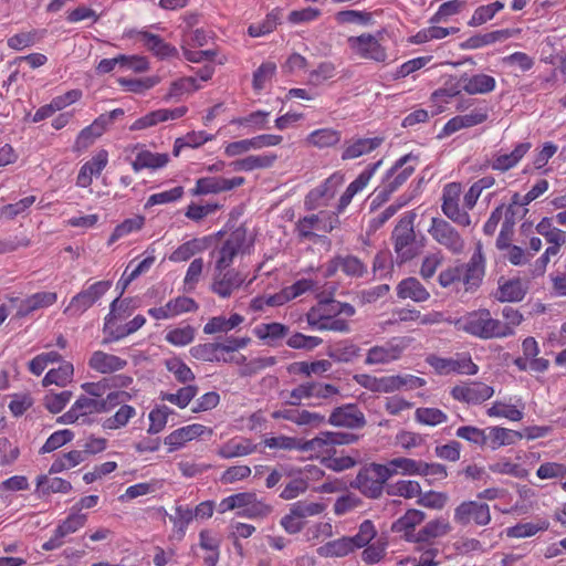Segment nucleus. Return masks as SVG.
Here are the masks:
<instances>
[{
    "label": "nucleus",
    "instance_id": "1",
    "mask_svg": "<svg viewBox=\"0 0 566 566\" xmlns=\"http://www.w3.org/2000/svg\"><path fill=\"white\" fill-rule=\"evenodd\" d=\"M453 325L458 331L481 339L501 338V334L504 333L501 321L493 318L491 312L485 308L467 313L454 319Z\"/></svg>",
    "mask_w": 566,
    "mask_h": 566
},
{
    "label": "nucleus",
    "instance_id": "2",
    "mask_svg": "<svg viewBox=\"0 0 566 566\" xmlns=\"http://www.w3.org/2000/svg\"><path fill=\"white\" fill-rule=\"evenodd\" d=\"M413 221V213L403 216L395 227L391 234L395 252L400 262L412 260L421 251V247L418 244L416 239Z\"/></svg>",
    "mask_w": 566,
    "mask_h": 566
},
{
    "label": "nucleus",
    "instance_id": "3",
    "mask_svg": "<svg viewBox=\"0 0 566 566\" xmlns=\"http://www.w3.org/2000/svg\"><path fill=\"white\" fill-rule=\"evenodd\" d=\"M389 479L388 470L384 464L370 463L359 470L352 486L358 489L367 497L378 499L384 490L386 491Z\"/></svg>",
    "mask_w": 566,
    "mask_h": 566
},
{
    "label": "nucleus",
    "instance_id": "4",
    "mask_svg": "<svg viewBox=\"0 0 566 566\" xmlns=\"http://www.w3.org/2000/svg\"><path fill=\"white\" fill-rule=\"evenodd\" d=\"M252 240L248 238L244 227L233 230L221 247L213 252L216 254L214 270H227L238 254H244L249 251Z\"/></svg>",
    "mask_w": 566,
    "mask_h": 566
},
{
    "label": "nucleus",
    "instance_id": "5",
    "mask_svg": "<svg viewBox=\"0 0 566 566\" xmlns=\"http://www.w3.org/2000/svg\"><path fill=\"white\" fill-rule=\"evenodd\" d=\"M428 233L439 245L452 254H460L464 251V239L449 221L442 218L431 219Z\"/></svg>",
    "mask_w": 566,
    "mask_h": 566
},
{
    "label": "nucleus",
    "instance_id": "6",
    "mask_svg": "<svg viewBox=\"0 0 566 566\" xmlns=\"http://www.w3.org/2000/svg\"><path fill=\"white\" fill-rule=\"evenodd\" d=\"M453 521L462 527L470 524L486 526L491 522L490 506L479 501H463L454 509Z\"/></svg>",
    "mask_w": 566,
    "mask_h": 566
},
{
    "label": "nucleus",
    "instance_id": "7",
    "mask_svg": "<svg viewBox=\"0 0 566 566\" xmlns=\"http://www.w3.org/2000/svg\"><path fill=\"white\" fill-rule=\"evenodd\" d=\"M112 281H98L72 297L64 313L78 316L92 307L109 289Z\"/></svg>",
    "mask_w": 566,
    "mask_h": 566
},
{
    "label": "nucleus",
    "instance_id": "8",
    "mask_svg": "<svg viewBox=\"0 0 566 566\" xmlns=\"http://www.w3.org/2000/svg\"><path fill=\"white\" fill-rule=\"evenodd\" d=\"M411 154H408L396 161V164L389 170L387 179L382 187L376 190L375 200L385 202L415 171L413 166L405 167L400 172H397L400 168L406 166L410 160L415 159Z\"/></svg>",
    "mask_w": 566,
    "mask_h": 566
},
{
    "label": "nucleus",
    "instance_id": "9",
    "mask_svg": "<svg viewBox=\"0 0 566 566\" xmlns=\"http://www.w3.org/2000/svg\"><path fill=\"white\" fill-rule=\"evenodd\" d=\"M347 44L350 51L360 59L379 63L387 60L386 49L380 44L376 35L364 33L358 36H349Z\"/></svg>",
    "mask_w": 566,
    "mask_h": 566
},
{
    "label": "nucleus",
    "instance_id": "10",
    "mask_svg": "<svg viewBox=\"0 0 566 566\" xmlns=\"http://www.w3.org/2000/svg\"><path fill=\"white\" fill-rule=\"evenodd\" d=\"M461 185L457 182L448 184L443 188L442 212L443 214L461 227H469L471 218L467 210L460 208Z\"/></svg>",
    "mask_w": 566,
    "mask_h": 566
},
{
    "label": "nucleus",
    "instance_id": "11",
    "mask_svg": "<svg viewBox=\"0 0 566 566\" xmlns=\"http://www.w3.org/2000/svg\"><path fill=\"white\" fill-rule=\"evenodd\" d=\"M407 347L405 338H392L382 345H376L368 349L365 363L367 365L389 364L400 358Z\"/></svg>",
    "mask_w": 566,
    "mask_h": 566
},
{
    "label": "nucleus",
    "instance_id": "12",
    "mask_svg": "<svg viewBox=\"0 0 566 566\" xmlns=\"http://www.w3.org/2000/svg\"><path fill=\"white\" fill-rule=\"evenodd\" d=\"M427 363L440 375L451 373L475 375L478 373V366L470 357L443 358L430 355L427 357Z\"/></svg>",
    "mask_w": 566,
    "mask_h": 566
},
{
    "label": "nucleus",
    "instance_id": "13",
    "mask_svg": "<svg viewBox=\"0 0 566 566\" xmlns=\"http://www.w3.org/2000/svg\"><path fill=\"white\" fill-rule=\"evenodd\" d=\"M9 301L15 304V317L22 318L31 315L35 311L52 306L57 301V294L55 292H38L24 300L10 297Z\"/></svg>",
    "mask_w": 566,
    "mask_h": 566
},
{
    "label": "nucleus",
    "instance_id": "14",
    "mask_svg": "<svg viewBox=\"0 0 566 566\" xmlns=\"http://www.w3.org/2000/svg\"><path fill=\"white\" fill-rule=\"evenodd\" d=\"M493 394L494 389L492 387L478 381L458 385L451 389L453 399L472 405L482 403L490 399Z\"/></svg>",
    "mask_w": 566,
    "mask_h": 566
},
{
    "label": "nucleus",
    "instance_id": "15",
    "mask_svg": "<svg viewBox=\"0 0 566 566\" xmlns=\"http://www.w3.org/2000/svg\"><path fill=\"white\" fill-rule=\"evenodd\" d=\"M198 304L191 297L178 296L160 307L148 310V314L155 319H169L182 313L196 312Z\"/></svg>",
    "mask_w": 566,
    "mask_h": 566
},
{
    "label": "nucleus",
    "instance_id": "16",
    "mask_svg": "<svg viewBox=\"0 0 566 566\" xmlns=\"http://www.w3.org/2000/svg\"><path fill=\"white\" fill-rule=\"evenodd\" d=\"M282 139L283 138L280 135H260L250 139L232 142L226 146L224 153L229 157H234L251 149H261L263 147L276 146L281 144Z\"/></svg>",
    "mask_w": 566,
    "mask_h": 566
},
{
    "label": "nucleus",
    "instance_id": "17",
    "mask_svg": "<svg viewBox=\"0 0 566 566\" xmlns=\"http://www.w3.org/2000/svg\"><path fill=\"white\" fill-rule=\"evenodd\" d=\"M328 422L336 427L359 429L365 427L366 419L356 405L348 403L335 408L329 416Z\"/></svg>",
    "mask_w": 566,
    "mask_h": 566
},
{
    "label": "nucleus",
    "instance_id": "18",
    "mask_svg": "<svg viewBox=\"0 0 566 566\" xmlns=\"http://www.w3.org/2000/svg\"><path fill=\"white\" fill-rule=\"evenodd\" d=\"M243 282L244 277L235 270H214L211 291L220 297H229Z\"/></svg>",
    "mask_w": 566,
    "mask_h": 566
},
{
    "label": "nucleus",
    "instance_id": "19",
    "mask_svg": "<svg viewBox=\"0 0 566 566\" xmlns=\"http://www.w3.org/2000/svg\"><path fill=\"white\" fill-rule=\"evenodd\" d=\"M133 153H135V158L130 165L136 172L143 169L163 168L169 161L168 154L151 153L139 145L134 146Z\"/></svg>",
    "mask_w": 566,
    "mask_h": 566
},
{
    "label": "nucleus",
    "instance_id": "20",
    "mask_svg": "<svg viewBox=\"0 0 566 566\" xmlns=\"http://www.w3.org/2000/svg\"><path fill=\"white\" fill-rule=\"evenodd\" d=\"M244 182L243 177H234L227 179L222 177H206L197 180L195 195L218 193L221 191L231 190L241 186Z\"/></svg>",
    "mask_w": 566,
    "mask_h": 566
},
{
    "label": "nucleus",
    "instance_id": "21",
    "mask_svg": "<svg viewBox=\"0 0 566 566\" xmlns=\"http://www.w3.org/2000/svg\"><path fill=\"white\" fill-rule=\"evenodd\" d=\"M126 365V359L102 350L94 352L88 360V366L101 374H112L122 370Z\"/></svg>",
    "mask_w": 566,
    "mask_h": 566
},
{
    "label": "nucleus",
    "instance_id": "22",
    "mask_svg": "<svg viewBox=\"0 0 566 566\" xmlns=\"http://www.w3.org/2000/svg\"><path fill=\"white\" fill-rule=\"evenodd\" d=\"M484 276V256L482 253L481 244H478L476 250L472 254L467 264L465 273L463 275V283L467 285V291L479 286Z\"/></svg>",
    "mask_w": 566,
    "mask_h": 566
},
{
    "label": "nucleus",
    "instance_id": "23",
    "mask_svg": "<svg viewBox=\"0 0 566 566\" xmlns=\"http://www.w3.org/2000/svg\"><path fill=\"white\" fill-rule=\"evenodd\" d=\"M205 430L206 427L200 423H193L179 428L165 438V444L169 446V451L178 450L186 442L203 434Z\"/></svg>",
    "mask_w": 566,
    "mask_h": 566
},
{
    "label": "nucleus",
    "instance_id": "24",
    "mask_svg": "<svg viewBox=\"0 0 566 566\" xmlns=\"http://www.w3.org/2000/svg\"><path fill=\"white\" fill-rule=\"evenodd\" d=\"M138 38L150 52L160 59L178 56V50L166 43L159 35L140 31Z\"/></svg>",
    "mask_w": 566,
    "mask_h": 566
},
{
    "label": "nucleus",
    "instance_id": "25",
    "mask_svg": "<svg viewBox=\"0 0 566 566\" xmlns=\"http://www.w3.org/2000/svg\"><path fill=\"white\" fill-rule=\"evenodd\" d=\"M522 438L523 434L515 430L502 427L486 428V446H489L492 450H496L504 446L514 444Z\"/></svg>",
    "mask_w": 566,
    "mask_h": 566
},
{
    "label": "nucleus",
    "instance_id": "26",
    "mask_svg": "<svg viewBox=\"0 0 566 566\" xmlns=\"http://www.w3.org/2000/svg\"><path fill=\"white\" fill-rule=\"evenodd\" d=\"M397 295L400 298H411L415 302H426L430 297L428 290L416 279L407 277L397 286Z\"/></svg>",
    "mask_w": 566,
    "mask_h": 566
},
{
    "label": "nucleus",
    "instance_id": "27",
    "mask_svg": "<svg viewBox=\"0 0 566 566\" xmlns=\"http://www.w3.org/2000/svg\"><path fill=\"white\" fill-rule=\"evenodd\" d=\"M531 147V143H521L516 145L512 153L495 156L491 164L492 168L500 171L510 170L518 164V161L526 155Z\"/></svg>",
    "mask_w": 566,
    "mask_h": 566
},
{
    "label": "nucleus",
    "instance_id": "28",
    "mask_svg": "<svg viewBox=\"0 0 566 566\" xmlns=\"http://www.w3.org/2000/svg\"><path fill=\"white\" fill-rule=\"evenodd\" d=\"M382 143V138L374 137V138H358L356 140L349 142L343 154L342 159H355L365 154H368L376 149Z\"/></svg>",
    "mask_w": 566,
    "mask_h": 566
},
{
    "label": "nucleus",
    "instance_id": "29",
    "mask_svg": "<svg viewBox=\"0 0 566 566\" xmlns=\"http://www.w3.org/2000/svg\"><path fill=\"white\" fill-rule=\"evenodd\" d=\"M300 451L313 452L316 455L331 454L334 452L331 432H321L318 436L311 440H300Z\"/></svg>",
    "mask_w": 566,
    "mask_h": 566
},
{
    "label": "nucleus",
    "instance_id": "30",
    "mask_svg": "<svg viewBox=\"0 0 566 566\" xmlns=\"http://www.w3.org/2000/svg\"><path fill=\"white\" fill-rule=\"evenodd\" d=\"M460 81L463 82L462 88L471 95L486 94L495 88L494 77L486 74H476L471 77L463 76Z\"/></svg>",
    "mask_w": 566,
    "mask_h": 566
},
{
    "label": "nucleus",
    "instance_id": "31",
    "mask_svg": "<svg viewBox=\"0 0 566 566\" xmlns=\"http://www.w3.org/2000/svg\"><path fill=\"white\" fill-rule=\"evenodd\" d=\"M125 303H126V300L120 302L118 298H115L111 303V312L107 315V317L105 319V325H104V332L107 333L108 336L103 340V344H108L111 342L118 340V339L132 334V333L127 332L126 325L117 327L116 331L112 329L113 321H115L117 318L116 312H117V310H120Z\"/></svg>",
    "mask_w": 566,
    "mask_h": 566
},
{
    "label": "nucleus",
    "instance_id": "32",
    "mask_svg": "<svg viewBox=\"0 0 566 566\" xmlns=\"http://www.w3.org/2000/svg\"><path fill=\"white\" fill-rule=\"evenodd\" d=\"M335 305H337V301L333 298L319 301L306 314L308 325H317V323H321L324 319L338 316L337 307Z\"/></svg>",
    "mask_w": 566,
    "mask_h": 566
},
{
    "label": "nucleus",
    "instance_id": "33",
    "mask_svg": "<svg viewBox=\"0 0 566 566\" xmlns=\"http://www.w3.org/2000/svg\"><path fill=\"white\" fill-rule=\"evenodd\" d=\"M256 450V446L248 439L230 440L221 446L218 450V454L223 459H232L237 457H244L253 453Z\"/></svg>",
    "mask_w": 566,
    "mask_h": 566
},
{
    "label": "nucleus",
    "instance_id": "34",
    "mask_svg": "<svg viewBox=\"0 0 566 566\" xmlns=\"http://www.w3.org/2000/svg\"><path fill=\"white\" fill-rule=\"evenodd\" d=\"M384 465L388 470L389 478L396 474L419 475L420 461L413 459L395 458Z\"/></svg>",
    "mask_w": 566,
    "mask_h": 566
},
{
    "label": "nucleus",
    "instance_id": "35",
    "mask_svg": "<svg viewBox=\"0 0 566 566\" xmlns=\"http://www.w3.org/2000/svg\"><path fill=\"white\" fill-rule=\"evenodd\" d=\"M452 527L446 520H433L428 522L417 534V542H429L432 538L441 537L451 532Z\"/></svg>",
    "mask_w": 566,
    "mask_h": 566
},
{
    "label": "nucleus",
    "instance_id": "36",
    "mask_svg": "<svg viewBox=\"0 0 566 566\" xmlns=\"http://www.w3.org/2000/svg\"><path fill=\"white\" fill-rule=\"evenodd\" d=\"M73 374V365L69 361H64L60 365L59 368L51 369L46 373L42 380V385L48 387L54 384L60 387H65L69 382L72 381Z\"/></svg>",
    "mask_w": 566,
    "mask_h": 566
},
{
    "label": "nucleus",
    "instance_id": "37",
    "mask_svg": "<svg viewBox=\"0 0 566 566\" xmlns=\"http://www.w3.org/2000/svg\"><path fill=\"white\" fill-rule=\"evenodd\" d=\"M82 423H88V417L94 413L105 412L104 403L99 399L81 396L73 403Z\"/></svg>",
    "mask_w": 566,
    "mask_h": 566
},
{
    "label": "nucleus",
    "instance_id": "38",
    "mask_svg": "<svg viewBox=\"0 0 566 566\" xmlns=\"http://www.w3.org/2000/svg\"><path fill=\"white\" fill-rule=\"evenodd\" d=\"M386 493L390 496L413 499L421 495V486L417 481L401 480L395 483H387Z\"/></svg>",
    "mask_w": 566,
    "mask_h": 566
},
{
    "label": "nucleus",
    "instance_id": "39",
    "mask_svg": "<svg viewBox=\"0 0 566 566\" xmlns=\"http://www.w3.org/2000/svg\"><path fill=\"white\" fill-rule=\"evenodd\" d=\"M193 511L188 506L178 505L175 510V515L169 518L174 523V536L181 541L186 534L189 523L193 520Z\"/></svg>",
    "mask_w": 566,
    "mask_h": 566
},
{
    "label": "nucleus",
    "instance_id": "40",
    "mask_svg": "<svg viewBox=\"0 0 566 566\" xmlns=\"http://www.w3.org/2000/svg\"><path fill=\"white\" fill-rule=\"evenodd\" d=\"M276 155H251L233 163L235 170L251 171L269 168L276 160Z\"/></svg>",
    "mask_w": 566,
    "mask_h": 566
},
{
    "label": "nucleus",
    "instance_id": "41",
    "mask_svg": "<svg viewBox=\"0 0 566 566\" xmlns=\"http://www.w3.org/2000/svg\"><path fill=\"white\" fill-rule=\"evenodd\" d=\"M352 552V546L347 536L327 542L317 548V554L322 557H344Z\"/></svg>",
    "mask_w": 566,
    "mask_h": 566
},
{
    "label": "nucleus",
    "instance_id": "42",
    "mask_svg": "<svg viewBox=\"0 0 566 566\" xmlns=\"http://www.w3.org/2000/svg\"><path fill=\"white\" fill-rule=\"evenodd\" d=\"M526 291L520 280H511L499 287L496 298L500 302H520Z\"/></svg>",
    "mask_w": 566,
    "mask_h": 566
},
{
    "label": "nucleus",
    "instance_id": "43",
    "mask_svg": "<svg viewBox=\"0 0 566 566\" xmlns=\"http://www.w3.org/2000/svg\"><path fill=\"white\" fill-rule=\"evenodd\" d=\"M328 356L336 361L352 363L360 356V348L355 344L342 342L331 348Z\"/></svg>",
    "mask_w": 566,
    "mask_h": 566
},
{
    "label": "nucleus",
    "instance_id": "44",
    "mask_svg": "<svg viewBox=\"0 0 566 566\" xmlns=\"http://www.w3.org/2000/svg\"><path fill=\"white\" fill-rule=\"evenodd\" d=\"M340 140V133L332 128L314 130L307 137V142L318 148L332 147Z\"/></svg>",
    "mask_w": 566,
    "mask_h": 566
},
{
    "label": "nucleus",
    "instance_id": "45",
    "mask_svg": "<svg viewBox=\"0 0 566 566\" xmlns=\"http://www.w3.org/2000/svg\"><path fill=\"white\" fill-rule=\"evenodd\" d=\"M359 385L374 392H392V376L373 377L369 375L356 376Z\"/></svg>",
    "mask_w": 566,
    "mask_h": 566
},
{
    "label": "nucleus",
    "instance_id": "46",
    "mask_svg": "<svg viewBox=\"0 0 566 566\" xmlns=\"http://www.w3.org/2000/svg\"><path fill=\"white\" fill-rule=\"evenodd\" d=\"M36 489L44 494L67 493L72 490V484L61 478L49 479L46 475H40L36 479Z\"/></svg>",
    "mask_w": 566,
    "mask_h": 566
},
{
    "label": "nucleus",
    "instance_id": "47",
    "mask_svg": "<svg viewBox=\"0 0 566 566\" xmlns=\"http://www.w3.org/2000/svg\"><path fill=\"white\" fill-rule=\"evenodd\" d=\"M86 514L72 511V513H70L69 516L57 525L55 531L57 532V535L64 539L67 535L82 528L86 524Z\"/></svg>",
    "mask_w": 566,
    "mask_h": 566
},
{
    "label": "nucleus",
    "instance_id": "48",
    "mask_svg": "<svg viewBox=\"0 0 566 566\" xmlns=\"http://www.w3.org/2000/svg\"><path fill=\"white\" fill-rule=\"evenodd\" d=\"M44 31L31 30L28 32H21L10 36L7 41L8 46L15 51H21L29 48L43 38Z\"/></svg>",
    "mask_w": 566,
    "mask_h": 566
},
{
    "label": "nucleus",
    "instance_id": "49",
    "mask_svg": "<svg viewBox=\"0 0 566 566\" xmlns=\"http://www.w3.org/2000/svg\"><path fill=\"white\" fill-rule=\"evenodd\" d=\"M491 472L496 474L510 475L516 479H524L528 471L518 463H513L509 459H501L489 465Z\"/></svg>",
    "mask_w": 566,
    "mask_h": 566
},
{
    "label": "nucleus",
    "instance_id": "50",
    "mask_svg": "<svg viewBox=\"0 0 566 566\" xmlns=\"http://www.w3.org/2000/svg\"><path fill=\"white\" fill-rule=\"evenodd\" d=\"M198 394V387L188 385L181 387L176 394L161 392V400L169 401L179 408H186Z\"/></svg>",
    "mask_w": 566,
    "mask_h": 566
},
{
    "label": "nucleus",
    "instance_id": "51",
    "mask_svg": "<svg viewBox=\"0 0 566 566\" xmlns=\"http://www.w3.org/2000/svg\"><path fill=\"white\" fill-rule=\"evenodd\" d=\"M145 223V218L143 216H135L134 218H129L119 223L113 231L109 237L108 244L114 243L118 239L128 235L129 233L139 231Z\"/></svg>",
    "mask_w": 566,
    "mask_h": 566
},
{
    "label": "nucleus",
    "instance_id": "52",
    "mask_svg": "<svg viewBox=\"0 0 566 566\" xmlns=\"http://www.w3.org/2000/svg\"><path fill=\"white\" fill-rule=\"evenodd\" d=\"M213 138L212 135L207 134L205 132H191L186 136L177 138L174 145V155L177 157L180 154L181 148L184 147H199L208 140Z\"/></svg>",
    "mask_w": 566,
    "mask_h": 566
},
{
    "label": "nucleus",
    "instance_id": "53",
    "mask_svg": "<svg viewBox=\"0 0 566 566\" xmlns=\"http://www.w3.org/2000/svg\"><path fill=\"white\" fill-rule=\"evenodd\" d=\"M313 219L314 232H332L340 224L339 218L335 212L319 211L318 213L311 214Z\"/></svg>",
    "mask_w": 566,
    "mask_h": 566
},
{
    "label": "nucleus",
    "instance_id": "54",
    "mask_svg": "<svg viewBox=\"0 0 566 566\" xmlns=\"http://www.w3.org/2000/svg\"><path fill=\"white\" fill-rule=\"evenodd\" d=\"M503 8H504V3L501 1H495V2L486 4V6H481L475 9V11H474L473 15L471 17V19L469 20L468 24L470 27L482 25V24L486 23L488 21H490L491 19H493L495 13L499 12L500 10H502Z\"/></svg>",
    "mask_w": 566,
    "mask_h": 566
},
{
    "label": "nucleus",
    "instance_id": "55",
    "mask_svg": "<svg viewBox=\"0 0 566 566\" xmlns=\"http://www.w3.org/2000/svg\"><path fill=\"white\" fill-rule=\"evenodd\" d=\"M325 509L326 505L323 503L297 501L291 505L290 511L298 520L304 521L306 517L319 515Z\"/></svg>",
    "mask_w": 566,
    "mask_h": 566
},
{
    "label": "nucleus",
    "instance_id": "56",
    "mask_svg": "<svg viewBox=\"0 0 566 566\" xmlns=\"http://www.w3.org/2000/svg\"><path fill=\"white\" fill-rule=\"evenodd\" d=\"M221 350L220 343H206L193 346L190 349L191 355L205 361H221V358L218 356V352ZM222 361H228V359L222 358Z\"/></svg>",
    "mask_w": 566,
    "mask_h": 566
},
{
    "label": "nucleus",
    "instance_id": "57",
    "mask_svg": "<svg viewBox=\"0 0 566 566\" xmlns=\"http://www.w3.org/2000/svg\"><path fill=\"white\" fill-rule=\"evenodd\" d=\"M136 416V410L129 405H123L114 416L103 422L105 429L115 430L125 427Z\"/></svg>",
    "mask_w": 566,
    "mask_h": 566
},
{
    "label": "nucleus",
    "instance_id": "58",
    "mask_svg": "<svg viewBox=\"0 0 566 566\" xmlns=\"http://www.w3.org/2000/svg\"><path fill=\"white\" fill-rule=\"evenodd\" d=\"M72 398V391H50L44 396L43 405L52 413L61 412Z\"/></svg>",
    "mask_w": 566,
    "mask_h": 566
},
{
    "label": "nucleus",
    "instance_id": "59",
    "mask_svg": "<svg viewBox=\"0 0 566 566\" xmlns=\"http://www.w3.org/2000/svg\"><path fill=\"white\" fill-rule=\"evenodd\" d=\"M199 87L200 86L197 84V80L195 77H181L170 84L166 98H179L185 94H190L199 90Z\"/></svg>",
    "mask_w": 566,
    "mask_h": 566
},
{
    "label": "nucleus",
    "instance_id": "60",
    "mask_svg": "<svg viewBox=\"0 0 566 566\" xmlns=\"http://www.w3.org/2000/svg\"><path fill=\"white\" fill-rule=\"evenodd\" d=\"M415 418L418 422L427 426H438L448 420V416L438 408H418Z\"/></svg>",
    "mask_w": 566,
    "mask_h": 566
},
{
    "label": "nucleus",
    "instance_id": "61",
    "mask_svg": "<svg viewBox=\"0 0 566 566\" xmlns=\"http://www.w3.org/2000/svg\"><path fill=\"white\" fill-rule=\"evenodd\" d=\"M464 7V2L461 0H450L443 2L438 11L431 17L430 23L438 24L441 22H447L451 15L458 14L461 9Z\"/></svg>",
    "mask_w": 566,
    "mask_h": 566
},
{
    "label": "nucleus",
    "instance_id": "62",
    "mask_svg": "<svg viewBox=\"0 0 566 566\" xmlns=\"http://www.w3.org/2000/svg\"><path fill=\"white\" fill-rule=\"evenodd\" d=\"M203 249V245L200 240L193 239L188 242H185L180 247H178L169 256V260L172 262H184L189 260L196 253L200 252Z\"/></svg>",
    "mask_w": 566,
    "mask_h": 566
},
{
    "label": "nucleus",
    "instance_id": "63",
    "mask_svg": "<svg viewBox=\"0 0 566 566\" xmlns=\"http://www.w3.org/2000/svg\"><path fill=\"white\" fill-rule=\"evenodd\" d=\"M426 515L422 511L419 510H408L403 516L397 520L392 530L395 532H403L413 528L416 525L420 524L424 520Z\"/></svg>",
    "mask_w": 566,
    "mask_h": 566
},
{
    "label": "nucleus",
    "instance_id": "64",
    "mask_svg": "<svg viewBox=\"0 0 566 566\" xmlns=\"http://www.w3.org/2000/svg\"><path fill=\"white\" fill-rule=\"evenodd\" d=\"M289 328L280 323L262 324L254 329L260 339L275 340L286 335Z\"/></svg>",
    "mask_w": 566,
    "mask_h": 566
}]
</instances>
